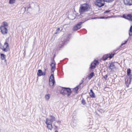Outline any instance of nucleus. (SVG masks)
Returning <instances> with one entry per match:
<instances>
[{"label":"nucleus","mask_w":132,"mask_h":132,"mask_svg":"<svg viewBox=\"0 0 132 132\" xmlns=\"http://www.w3.org/2000/svg\"><path fill=\"white\" fill-rule=\"evenodd\" d=\"M89 8L88 4L87 3L83 4L82 5H81L79 12L80 14H82L84 12L88 11Z\"/></svg>","instance_id":"obj_1"},{"label":"nucleus","mask_w":132,"mask_h":132,"mask_svg":"<svg viewBox=\"0 0 132 132\" xmlns=\"http://www.w3.org/2000/svg\"><path fill=\"white\" fill-rule=\"evenodd\" d=\"M71 34H67L65 36H64L62 39V41L60 43L61 46L66 44L69 42V40L71 37Z\"/></svg>","instance_id":"obj_2"},{"label":"nucleus","mask_w":132,"mask_h":132,"mask_svg":"<svg viewBox=\"0 0 132 132\" xmlns=\"http://www.w3.org/2000/svg\"><path fill=\"white\" fill-rule=\"evenodd\" d=\"M95 5L99 7H101L103 6L105 3L103 0H97L95 2Z\"/></svg>","instance_id":"obj_3"},{"label":"nucleus","mask_w":132,"mask_h":132,"mask_svg":"<svg viewBox=\"0 0 132 132\" xmlns=\"http://www.w3.org/2000/svg\"><path fill=\"white\" fill-rule=\"evenodd\" d=\"M84 21L80 22L74 26L73 28V31H76L80 29L81 27V25L84 22Z\"/></svg>","instance_id":"obj_4"},{"label":"nucleus","mask_w":132,"mask_h":132,"mask_svg":"<svg viewBox=\"0 0 132 132\" xmlns=\"http://www.w3.org/2000/svg\"><path fill=\"white\" fill-rule=\"evenodd\" d=\"M132 79V76L125 78V83L127 87H128L129 85L130 84Z\"/></svg>","instance_id":"obj_5"},{"label":"nucleus","mask_w":132,"mask_h":132,"mask_svg":"<svg viewBox=\"0 0 132 132\" xmlns=\"http://www.w3.org/2000/svg\"><path fill=\"white\" fill-rule=\"evenodd\" d=\"M9 45L8 43L5 42L4 45L1 47V48L4 52H7L8 51V49L9 48Z\"/></svg>","instance_id":"obj_6"},{"label":"nucleus","mask_w":132,"mask_h":132,"mask_svg":"<svg viewBox=\"0 0 132 132\" xmlns=\"http://www.w3.org/2000/svg\"><path fill=\"white\" fill-rule=\"evenodd\" d=\"M67 88L65 87H60V93L63 95H67L66 93V91L67 89Z\"/></svg>","instance_id":"obj_7"},{"label":"nucleus","mask_w":132,"mask_h":132,"mask_svg":"<svg viewBox=\"0 0 132 132\" xmlns=\"http://www.w3.org/2000/svg\"><path fill=\"white\" fill-rule=\"evenodd\" d=\"M53 61L54 62H52L50 64L51 67V71L52 73H53L56 69V63H55L54 58L53 60Z\"/></svg>","instance_id":"obj_8"},{"label":"nucleus","mask_w":132,"mask_h":132,"mask_svg":"<svg viewBox=\"0 0 132 132\" xmlns=\"http://www.w3.org/2000/svg\"><path fill=\"white\" fill-rule=\"evenodd\" d=\"M0 28L1 30V32L3 35H5L7 34L8 32V29L6 27H0Z\"/></svg>","instance_id":"obj_9"},{"label":"nucleus","mask_w":132,"mask_h":132,"mask_svg":"<svg viewBox=\"0 0 132 132\" xmlns=\"http://www.w3.org/2000/svg\"><path fill=\"white\" fill-rule=\"evenodd\" d=\"M114 63H115L111 62L109 63L110 65L109 67V68L111 70V71H112L114 69H116V67L114 64Z\"/></svg>","instance_id":"obj_10"},{"label":"nucleus","mask_w":132,"mask_h":132,"mask_svg":"<svg viewBox=\"0 0 132 132\" xmlns=\"http://www.w3.org/2000/svg\"><path fill=\"white\" fill-rule=\"evenodd\" d=\"M123 18L128 20L130 21H132V15L130 14H128L127 15H126L125 14L123 15Z\"/></svg>","instance_id":"obj_11"},{"label":"nucleus","mask_w":132,"mask_h":132,"mask_svg":"<svg viewBox=\"0 0 132 132\" xmlns=\"http://www.w3.org/2000/svg\"><path fill=\"white\" fill-rule=\"evenodd\" d=\"M46 72L45 71L43 72L42 70L41 69H39L38 70L37 73V75L38 76H45V75Z\"/></svg>","instance_id":"obj_12"},{"label":"nucleus","mask_w":132,"mask_h":132,"mask_svg":"<svg viewBox=\"0 0 132 132\" xmlns=\"http://www.w3.org/2000/svg\"><path fill=\"white\" fill-rule=\"evenodd\" d=\"M50 118L49 119L48 118L46 119V121L50 122L51 123L55 121V117L53 116L50 115Z\"/></svg>","instance_id":"obj_13"},{"label":"nucleus","mask_w":132,"mask_h":132,"mask_svg":"<svg viewBox=\"0 0 132 132\" xmlns=\"http://www.w3.org/2000/svg\"><path fill=\"white\" fill-rule=\"evenodd\" d=\"M123 2L125 4L127 5H132V0H124Z\"/></svg>","instance_id":"obj_14"},{"label":"nucleus","mask_w":132,"mask_h":132,"mask_svg":"<svg viewBox=\"0 0 132 132\" xmlns=\"http://www.w3.org/2000/svg\"><path fill=\"white\" fill-rule=\"evenodd\" d=\"M45 123H46L48 129L52 130L53 128L52 123L50 122L46 121Z\"/></svg>","instance_id":"obj_15"},{"label":"nucleus","mask_w":132,"mask_h":132,"mask_svg":"<svg viewBox=\"0 0 132 132\" xmlns=\"http://www.w3.org/2000/svg\"><path fill=\"white\" fill-rule=\"evenodd\" d=\"M66 93L67 95V96L69 97L72 93V92L71 89L69 88H67Z\"/></svg>","instance_id":"obj_16"},{"label":"nucleus","mask_w":132,"mask_h":132,"mask_svg":"<svg viewBox=\"0 0 132 132\" xmlns=\"http://www.w3.org/2000/svg\"><path fill=\"white\" fill-rule=\"evenodd\" d=\"M89 95L92 98H95V94L93 92L92 89H91L90 90V92L89 93Z\"/></svg>","instance_id":"obj_17"},{"label":"nucleus","mask_w":132,"mask_h":132,"mask_svg":"<svg viewBox=\"0 0 132 132\" xmlns=\"http://www.w3.org/2000/svg\"><path fill=\"white\" fill-rule=\"evenodd\" d=\"M49 81H55L54 80V72L52 73V74L50 77Z\"/></svg>","instance_id":"obj_18"},{"label":"nucleus","mask_w":132,"mask_h":132,"mask_svg":"<svg viewBox=\"0 0 132 132\" xmlns=\"http://www.w3.org/2000/svg\"><path fill=\"white\" fill-rule=\"evenodd\" d=\"M6 57V55L4 54L1 53V59L2 60H3L5 59V61H6V60L5 59Z\"/></svg>","instance_id":"obj_19"},{"label":"nucleus","mask_w":132,"mask_h":132,"mask_svg":"<svg viewBox=\"0 0 132 132\" xmlns=\"http://www.w3.org/2000/svg\"><path fill=\"white\" fill-rule=\"evenodd\" d=\"M131 70L130 68H128L127 70V75L129 77H130L132 75L131 74Z\"/></svg>","instance_id":"obj_20"},{"label":"nucleus","mask_w":132,"mask_h":132,"mask_svg":"<svg viewBox=\"0 0 132 132\" xmlns=\"http://www.w3.org/2000/svg\"><path fill=\"white\" fill-rule=\"evenodd\" d=\"M94 72H92L88 76V79H90L92 78L94 76Z\"/></svg>","instance_id":"obj_21"},{"label":"nucleus","mask_w":132,"mask_h":132,"mask_svg":"<svg viewBox=\"0 0 132 132\" xmlns=\"http://www.w3.org/2000/svg\"><path fill=\"white\" fill-rule=\"evenodd\" d=\"M96 66V65L92 62L90 65V69H94L95 68Z\"/></svg>","instance_id":"obj_22"},{"label":"nucleus","mask_w":132,"mask_h":132,"mask_svg":"<svg viewBox=\"0 0 132 132\" xmlns=\"http://www.w3.org/2000/svg\"><path fill=\"white\" fill-rule=\"evenodd\" d=\"M50 96L51 95L50 94H46L45 96V99L46 100L48 101L50 99Z\"/></svg>","instance_id":"obj_23"},{"label":"nucleus","mask_w":132,"mask_h":132,"mask_svg":"<svg viewBox=\"0 0 132 132\" xmlns=\"http://www.w3.org/2000/svg\"><path fill=\"white\" fill-rule=\"evenodd\" d=\"M109 58L108 55H104L102 57V59L103 61H105L107 59Z\"/></svg>","instance_id":"obj_24"},{"label":"nucleus","mask_w":132,"mask_h":132,"mask_svg":"<svg viewBox=\"0 0 132 132\" xmlns=\"http://www.w3.org/2000/svg\"><path fill=\"white\" fill-rule=\"evenodd\" d=\"M129 36L132 35V26H130L129 30Z\"/></svg>","instance_id":"obj_25"},{"label":"nucleus","mask_w":132,"mask_h":132,"mask_svg":"<svg viewBox=\"0 0 132 132\" xmlns=\"http://www.w3.org/2000/svg\"><path fill=\"white\" fill-rule=\"evenodd\" d=\"M3 25H1L0 27H6L8 26V24L5 22H3Z\"/></svg>","instance_id":"obj_26"},{"label":"nucleus","mask_w":132,"mask_h":132,"mask_svg":"<svg viewBox=\"0 0 132 132\" xmlns=\"http://www.w3.org/2000/svg\"><path fill=\"white\" fill-rule=\"evenodd\" d=\"M55 81H49V84L50 86H53L54 85Z\"/></svg>","instance_id":"obj_27"},{"label":"nucleus","mask_w":132,"mask_h":132,"mask_svg":"<svg viewBox=\"0 0 132 132\" xmlns=\"http://www.w3.org/2000/svg\"><path fill=\"white\" fill-rule=\"evenodd\" d=\"M92 62L96 65V66L99 64L98 61L97 60H95Z\"/></svg>","instance_id":"obj_28"},{"label":"nucleus","mask_w":132,"mask_h":132,"mask_svg":"<svg viewBox=\"0 0 132 132\" xmlns=\"http://www.w3.org/2000/svg\"><path fill=\"white\" fill-rule=\"evenodd\" d=\"M115 54V53L111 54L109 55L108 56V57L110 59H111L112 58V57L114 56Z\"/></svg>","instance_id":"obj_29"},{"label":"nucleus","mask_w":132,"mask_h":132,"mask_svg":"<svg viewBox=\"0 0 132 132\" xmlns=\"http://www.w3.org/2000/svg\"><path fill=\"white\" fill-rule=\"evenodd\" d=\"M81 103L83 105H85L86 104V102L85 100L84 99V98H83L81 100Z\"/></svg>","instance_id":"obj_30"},{"label":"nucleus","mask_w":132,"mask_h":132,"mask_svg":"<svg viewBox=\"0 0 132 132\" xmlns=\"http://www.w3.org/2000/svg\"><path fill=\"white\" fill-rule=\"evenodd\" d=\"M15 0H9V3L10 4H12L15 2Z\"/></svg>","instance_id":"obj_31"},{"label":"nucleus","mask_w":132,"mask_h":132,"mask_svg":"<svg viewBox=\"0 0 132 132\" xmlns=\"http://www.w3.org/2000/svg\"><path fill=\"white\" fill-rule=\"evenodd\" d=\"M79 87L78 86H76V87L75 88V91L76 92L78 91V89L79 88Z\"/></svg>","instance_id":"obj_32"},{"label":"nucleus","mask_w":132,"mask_h":132,"mask_svg":"<svg viewBox=\"0 0 132 132\" xmlns=\"http://www.w3.org/2000/svg\"><path fill=\"white\" fill-rule=\"evenodd\" d=\"M128 39H127L126 40H125L124 41V43H123L122 44H121V46H122L123 45H124L126 44L128 42Z\"/></svg>","instance_id":"obj_33"},{"label":"nucleus","mask_w":132,"mask_h":132,"mask_svg":"<svg viewBox=\"0 0 132 132\" xmlns=\"http://www.w3.org/2000/svg\"><path fill=\"white\" fill-rule=\"evenodd\" d=\"M114 0H106V2L108 3H111Z\"/></svg>","instance_id":"obj_34"},{"label":"nucleus","mask_w":132,"mask_h":132,"mask_svg":"<svg viewBox=\"0 0 132 132\" xmlns=\"http://www.w3.org/2000/svg\"><path fill=\"white\" fill-rule=\"evenodd\" d=\"M108 75L107 74L106 75H105L103 76V78H104V79H105V80H107V78L108 77Z\"/></svg>","instance_id":"obj_35"},{"label":"nucleus","mask_w":132,"mask_h":132,"mask_svg":"<svg viewBox=\"0 0 132 132\" xmlns=\"http://www.w3.org/2000/svg\"><path fill=\"white\" fill-rule=\"evenodd\" d=\"M110 11H111L110 10H106V11H105L104 12V13H108V12H110Z\"/></svg>","instance_id":"obj_36"},{"label":"nucleus","mask_w":132,"mask_h":132,"mask_svg":"<svg viewBox=\"0 0 132 132\" xmlns=\"http://www.w3.org/2000/svg\"><path fill=\"white\" fill-rule=\"evenodd\" d=\"M83 80H81V82L80 83V84H79V85H78V86L79 87L80 86V85L82 84V83H83Z\"/></svg>","instance_id":"obj_37"},{"label":"nucleus","mask_w":132,"mask_h":132,"mask_svg":"<svg viewBox=\"0 0 132 132\" xmlns=\"http://www.w3.org/2000/svg\"><path fill=\"white\" fill-rule=\"evenodd\" d=\"M107 18V17H105V16H101L100 17V18L101 19H103L105 18Z\"/></svg>","instance_id":"obj_38"},{"label":"nucleus","mask_w":132,"mask_h":132,"mask_svg":"<svg viewBox=\"0 0 132 132\" xmlns=\"http://www.w3.org/2000/svg\"><path fill=\"white\" fill-rule=\"evenodd\" d=\"M57 123L60 125L61 123V121L60 120H58L57 121Z\"/></svg>","instance_id":"obj_39"},{"label":"nucleus","mask_w":132,"mask_h":132,"mask_svg":"<svg viewBox=\"0 0 132 132\" xmlns=\"http://www.w3.org/2000/svg\"><path fill=\"white\" fill-rule=\"evenodd\" d=\"M60 28H58L57 29H56V31H57V32H58V31H59L60 30ZM57 33V32H56L55 34H56Z\"/></svg>","instance_id":"obj_40"},{"label":"nucleus","mask_w":132,"mask_h":132,"mask_svg":"<svg viewBox=\"0 0 132 132\" xmlns=\"http://www.w3.org/2000/svg\"><path fill=\"white\" fill-rule=\"evenodd\" d=\"M54 125L55 126L56 128H57V126L55 125V124H54Z\"/></svg>","instance_id":"obj_41"},{"label":"nucleus","mask_w":132,"mask_h":132,"mask_svg":"<svg viewBox=\"0 0 132 132\" xmlns=\"http://www.w3.org/2000/svg\"><path fill=\"white\" fill-rule=\"evenodd\" d=\"M46 69H44V71H45V72H45V71H46Z\"/></svg>","instance_id":"obj_42"},{"label":"nucleus","mask_w":132,"mask_h":132,"mask_svg":"<svg viewBox=\"0 0 132 132\" xmlns=\"http://www.w3.org/2000/svg\"><path fill=\"white\" fill-rule=\"evenodd\" d=\"M55 132H58L56 130L55 131Z\"/></svg>","instance_id":"obj_43"}]
</instances>
